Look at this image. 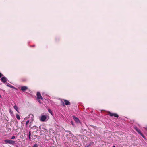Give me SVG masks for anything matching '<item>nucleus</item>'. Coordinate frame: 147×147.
I'll return each mask as SVG.
<instances>
[{"label": "nucleus", "mask_w": 147, "mask_h": 147, "mask_svg": "<svg viewBox=\"0 0 147 147\" xmlns=\"http://www.w3.org/2000/svg\"><path fill=\"white\" fill-rule=\"evenodd\" d=\"M4 142L5 143H9L13 145H14L15 144V141L9 139H6L5 140Z\"/></svg>", "instance_id": "2"}, {"label": "nucleus", "mask_w": 147, "mask_h": 147, "mask_svg": "<svg viewBox=\"0 0 147 147\" xmlns=\"http://www.w3.org/2000/svg\"><path fill=\"white\" fill-rule=\"evenodd\" d=\"M3 75L1 73H0V77H1L2 76H3Z\"/></svg>", "instance_id": "23"}, {"label": "nucleus", "mask_w": 147, "mask_h": 147, "mask_svg": "<svg viewBox=\"0 0 147 147\" xmlns=\"http://www.w3.org/2000/svg\"><path fill=\"white\" fill-rule=\"evenodd\" d=\"M34 129H36L37 130V131L38 130V127H37L36 126H34Z\"/></svg>", "instance_id": "19"}, {"label": "nucleus", "mask_w": 147, "mask_h": 147, "mask_svg": "<svg viewBox=\"0 0 147 147\" xmlns=\"http://www.w3.org/2000/svg\"><path fill=\"white\" fill-rule=\"evenodd\" d=\"M7 86H8V87H10L11 88H13L14 89H16V88L14 87L13 86H12L10 84H7Z\"/></svg>", "instance_id": "10"}, {"label": "nucleus", "mask_w": 147, "mask_h": 147, "mask_svg": "<svg viewBox=\"0 0 147 147\" xmlns=\"http://www.w3.org/2000/svg\"><path fill=\"white\" fill-rule=\"evenodd\" d=\"M108 114H109L111 116H114V117H119L118 115L116 113H112L110 112H108Z\"/></svg>", "instance_id": "5"}, {"label": "nucleus", "mask_w": 147, "mask_h": 147, "mask_svg": "<svg viewBox=\"0 0 147 147\" xmlns=\"http://www.w3.org/2000/svg\"><path fill=\"white\" fill-rule=\"evenodd\" d=\"M134 129L143 138H144V136L142 134L141 132L138 129L137 127H134Z\"/></svg>", "instance_id": "3"}, {"label": "nucleus", "mask_w": 147, "mask_h": 147, "mask_svg": "<svg viewBox=\"0 0 147 147\" xmlns=\"http://www.w3.org/2000/svg\"><path fill=\"white\" fill-rule=\"evenodd\" d=\"M16 118L18 119V120H19L20 119V116L18 114H16Z\"/></svg>", "instance_id": "13"}, {"label": "nucleus", "mask_w": 147, "mask_h": 147, "mask_svg": "<svg viewBox=\"0 0 147 147\" xmlns=\"http://www.w3.org/2000/svg\"><path fill=\"white\" fill-rule=\"evenodd\" d=\"M71 124H72V125H73V121H71Z\"/></svg>", "instance_id": "24"}, {"label": "nucleus", "mask_w": 147, "mask_h": 147, "mask_svg": "<svg viewBox=\"0 0 147 147\" xmlns=\"http://www.w3.org/2000/svg\"><path fill=\"white\" fill-rule=\"evenodd\" d=\"M49 119V117L45 115H42L40 117V120L42 122L47 121Z\"/></svg>", "instance_id": "1"}, {"label": "nucleus", "mask_w": 147, "mask_h": 147, "mask_svg": "<svg viewBox=\"0 0 147 147\" xmlns=\"http://www.w3.org/2000/svg\"><path fill=\"white\" fill-rule=\"evenodd\" d=\"M145 129L146 130H147V127Z\"/></svg>", "instance_id": "26"}, {"label": "nucleus", "mask_w": 147, "mask_h": 147, "mask_svg": "<svg viewBox=\"0 0 147 147\" xmlns=\"http://www.w3.org/2000/svg\"><path fill=\"white\" fill-rule=\"evenodd\" d=\"M33 147H38V146L37 144H35L33 146Z\"/></svg>", "instance_id": "21"}, {"label": "nucleus", "mask_w": 147, "mask_h": 147, "mask_svg": "<svg viewBox=\"0 0 147 147\" xmlns=\"http://www.w3.org/2000/svg\"><path fill=\"white\" fill-rule=\"evenodd\" d=\"M7 78L5 77H3L1 78V80L3 82L5 83L6 82Z\"/></svg>", "instance_id": "7"}, {"label": "nucleus", "mask_w": 147, "mask_h": 147, "mask_svg": "<svg viewBox=\"0 0 147 147\" xmlns=\"http://www.w3.org/2000/svg\"><path fill=\"white\" fill-rule=\"evenodd\" d=\"M61 102L62 103V104H63V105L64 106H65V104H64V102H63V101H61Z\"/></svg>", "instance_id": "22"}, {"label": "nucleus", "mask_w": 147, "mask_h": 147, "mask_svg": "<svg viewBox=\"0 0 147 147\" xmlns=\"http://www.w3.org/2000/svg\"><path fill=\"white\" fill-rule=\"evenodd\" d=\"M29 122V120H28L26 122V127L28 125V124Z\"/></svg>", "instance_id": "16"}, {"label": "nucleus", "mask_w": 147, "mask_h": 147, "mask_svg": "<svg viewBox=\"0 0 147 147\" xmlns=\"http://www.w3.org/2000/svg\"><path fill=\"white\" fill-rule=\"evenodd\" d=\"M15 138V136H13L12 137H11V139H14Z\"/></svg>", "instance_id": "20"}, {"label": "nucleus", "mask_w": 147, "mask_h": 147, "mask_svg": "<svg viewBox=\"0 0 147 147\" xmlns=\"http://www.w3.org/2000/svg\"><path fill=\"white\" fill-rule=\"evenodd\" d=\"M27 89V87L25 86H23L21 88V90L23 92L25 91Z\"/></svg>", "instance_id": "8"}, {"label": "nucleus", "mask_w": 147, "mask_h": 147, "mask_svg": "<svg viewBox=\"0 0 147 147\" xmlns=\"http://www.w3.org/2000/svg\"><path fill=\"white\" fill-rule=\"evenodd\" d=\"M92 144V143H91L89 144H87L86 145L85 147H89Z\"/></svg>", "instance_id": "15"}, {"label": "nucleus", "mask_w": 147, "mask_h": 147, "mask_svg": "<svg viewBox=\"0 0 147 147\" xmlns=\"http://www.w3.org/2000/svg\"><path fill=\"white\" fill-rule=\"evenodd\" d=\"M73 117L76 123H78L80 122L79 119L75 116H73Z\"/></svg>", "instance_id": "6"}, {"label": "nucleus", "mask_w": 147, "mask_h": 147, "mask_svg": "<svg viewBox=\"0 0 147 147\" xmlns=\"http://www.w3.org/2000/svg\"><path fill=\"white\" fill-rule=\"evenodd\" d=\"M31 135V131H29V134H28V138L29 140H30L31 139L30 136Z\"/></svg>", "instance_id": "12"}, {"label": "nucleus", "mask_w": 147, "mask_h": 147, "mask_svg": "<svg viewBox=\"0 0 147 147\" xmlns=\"http://www.w3.org/2000/svg\"><path fill=\"white\" fill-rule=\"evenodd\" d=\"M39 128L40 129L41 128V126H40L39 127Z\"/></svg>", "instance_id": "25"}, {"label": "nucleus", "mask_w": 147, "mask_h": 147, "mask_svg": "<svg viewBox=\"0 0 147 147\" xmlns=\"http://www.w3.org/2000/svg\"><path fill=\"white\" fill-rule=\"evenodd\" d=\"M37 100H38L39 99H41L42 100L43 98L41 96L40 93L39 92H38L37 93Z\"/></svg>", "instance_id": "4"}, {"label": "nucleus", "mask_w": 147, "mask_h": 147, "mask_svg": "<svg viewBox=\"0 0 147 147\" xmlns=\"http://www.w3.org/2000/svg\"><path fill=\"white\" fill-rule=\"evenodd\" d=\"M28 116L29 117H31L32 118V119H33V117H34V116H33V115L32 114H30L29 115H28Z\"/></svg>", "instance_id": "14"}, {"label": "nucleus", "mask_w": 147, "mask_h": 147, "mask_svg": "<svg viewBox=\"0 0 147 147\" xmlns=\"http://www.w3.org/2000/svg\"><path fill=\"white\" fill-rule=\"evenodd\" d=\"M113 147H115V146H113Z\"/></svg>", "instance_id": "27"}, {"label": "nucleus", "mask_w": 147, "mask_h": 147, "mask_svg": "<svg viewBox=\"0 0 147 147\" xmlns=\"http://www.w3.org/2000/svg\"><path fill=\"white\" fill-rule=\"evenodd\" d=\"M9 113H10V114H11L12 115L13 114V112L12 111L11 109H9Z\"/></svg>", "instance_id": "18"}, {"label": "nucleus", "mask_w": 147, "mask_h": 147, "mask_svg": "<svg viewBox=\"0 0 147 147\" xmlns=\"http://www.w3.org/2000/svg\"><path fill=\"white\" fill-rule=\"evenodd\" d=\"M64 101L65 102V104L66 105H68L70 104V102L67 100H65Z\"/></svg>", "instance_id": "9"}, {"label": "nucleus", "mask_w": 147, "mask_h": 147, "mask_svg": "<svg viewBox=\"0 0 147 147\" xmlns=\"http://www.w3.org/2000/svg\"><path fill=\"white\" fill-rule=\"evenodd\" d=\"M48 111L51 114H52V111H51L49 109H48Z\"/></svg>", "instance_id": "17"}, {"label": "nucleus", "mask_w": 147, "mask_h": 147, "mask_svg": "<svg viewBox=\"0 0 147 147\" xmlns=\"http://www.w3.org/2000/svg\"><path fill=\"white\" fill-rule=\"evenodd\" d=\"M14 109L16 110L18 113H19V111H18V108L17 106L15 105L14 106Z\"/></svg>", "instance_id": "11"}]
</instances>
